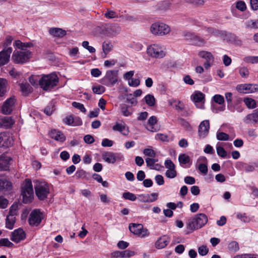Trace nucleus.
I'll use <instances>...</instances> for the list:
<instances>
[{
    "instance_id": "bf43d9fd",
    "label": "nucleus",
    "mask_w": 258,
    "mask_h": 258,
    "mask_svg": "<svg viewBox=\"0 0 258 258\" xmlns=\"http://www.w3.org/2000/svg\"><path fill=\"white\" fill-rule=\"evenodd\" d=\"M148 122V124L151 126V129L149 130L152 132H153L154 131L153 130V126L155 125L157 122V117L155 116H152L149 118Z\"/></svg>"
},
{
    "instance_id": "9d476101",
    "label": "nucleus",
    "mask_w": 258,
    "mask_h": 258,
    "mask_svg": "<svg viewBox=\"0 0 258 258\" xmlns=\"http://www.w3.org/2000/svg\"><path fill=\"white\" fill-rule=\"evenodd\" d=\"M236 89L240 93H251L258 91V85L252 84H240L236 86Z\"/></svg>"
},
{
    "instance_id": "20e7f679",
    "label": "nucleus",
    "mask_w": 258,
    "mask_h": 258,
    "mask_svg": "<svg viewBox=\"0 0 258 258\" xmlns=\"http://www.w3.org/2000/svg\"><path fill=\"white\" fill-rule=\"evenodd\" d=\"M207 222L208 217L205 214H198L189 221L188 227L191 230L198 229L203 227Z\"/></svg>"
},
{
    "instance_id": "72a5a7b5",
    "label": "nucleus",
    "mask_w": 258,
    "mask_h": 258,
    "mask_svg": "<svg viewBox=\"0 0 258 258\" xmlns=\"http://www.w3.org/2000/svg\"><path fill=\"white\" fill-rule=\"evenodd\" d=\"M7 80L0 78V97L3 96L6 92Z\"/></svg>"
},
{
    "instance_id": "4468645a",
    "label": "nucleus",
    "mask_w": 258,
    "mask_h": 258,
    "mask_svg": "<svg viewBox=\"0 0 258 258\" xmlns=\"http://www.w3.org/2000/svg\"><path fill=\"white\" fill-rule=\"evenodd\" d=\"M187 40H189L191 44L202 46L205 44V40L196 35L195 34L188 32L184 35Z\"/></svg>"
},
{
    "instance_id": "f03ea898",
    "label": "nucleus",
    "mask_w": 258,
    "mask_h": 258,
    "mask_svg": "<svg viewBox=\"0 0 258 258\" xmlns=\"http://www.w3.org/2000/svg\"><path fill=\"white\" fill-rule=\"evenodd\" d=\"M170 31L171 28L168 25L160 21L153 23L150 26V32L155 36H166Z\"/></svg>"
},
{
    "instance_id": "f8f14e48",
    "label": "nucleus",
    "mask_w": 258,
    "mask_h": 258,
    "mask_svg": "<svg viewBox=\"0 0 258 258\" xmlns=\"http://www.w3.org/2000/svg\"><path fill=\"white\" fill-rule=\"evenodd\" d=\"M13 144V140L11 134L8 132L0 134V147L9 148Z\"/></svg>"
},
{
    "instance_id": "f257e3e1",
    "label": "nucleus",
    "mask_w": 258,
    "mask_h": 258,
    "mask_svg": "<svg viewBox=\"0 0 258 258\" xmlns=\"http://www.w3.org/2000/svg\"><path fill=\"white\" fill-rule=\"evenodd\" d=\"M58 83V78L54 74L43 75L39 80V85L44 91L51 90Z\"/></svg>"
},
{
    "instance_id": "cd10ccee",
    "label": "nucleus",
    "mask_w": 258,
    "mask_h": 258,
    "mask_svg": "<svg viewBox=\"0 0 258 258\" xmlns=\"http://www.w3.org/2000/svg\"><path fill=\"white\" fill-rule=\"evenodd\" d=\"M245 28L249 29H258V20H249L245 23Z\"/></svg>"
},
{
    "instance_id": "5701e85b",
    "label": "nucleus",
    "mask_w": 258,
    "mask_h": 258,
    "mask_svg": "<svg viewBox=\"0 0 258 258\" xmlns=\"http://www.w3.org/2000/svg\"><path fill=\"white\" fill-rule=\"evenodd\" d=\"M170 241L169 238L165 235L159 238L155 242V247L158 249L164 248Z\"/></svg>"
},
{
    "instance_id": "e433bc0d",
    "label": "nucleus",
    "mask_w": 258,
    "mask_h": 258,
    "mask_svg": "<svg viewBox=\"0 0 258 258\" xmlns=\"http://www.w3.org/2000/svg\"><path fill=\"white\" fill-rule=\"evenodd\" d=\"M228 249L232 252H236L239 249V245L237 242L235 241H232L230 242L228 246Z\"/></svg>"
},
{
    "instance_id": "393cba45",
    "label": "nucleus",
    "mask_w": 258,
    "mask_h": 258,
    "mask_svg": "<svg viewBox=\"0 0 258 258\" xmlns=\"http://www.w3.org/2000/svg\"><path fill=\"white\" fill-rule=\"evenodd\" d=\"M49 33L51 35L54 37H62L66 35L67 32L65 30L61 28H50L49 30Z\"/></svg>"
},
{
    "instance_id": "b1692460",
    "label": "nucleus",
    "mask_w": 258,
    "mask_h": 258,
    "mask_svg": "<svg viewBox=\"0 0 258 258\" xmlns=\"http://www.w3.org/2000/svg\"><path fill=\"white\" fill-rule=\"evenodd\" d=\"M128 228L130 231L135 235H139L143 230V225L141 224L131 223Z\"/></svg>"
},
{
    "instance_id": "dca6fc26",
    "label": "nucleus",
    "mask_w": 258,
    "mask_h": 258,
    "mask_svg": "<svg viewBox=\"0 0 258 258\" xmlns=\"http://www.w3.org/2000/svg\"><path fill=\"white\" fill-rule=\"evenodd\" d=\"M12 50V48L9 47L0 52V66H4L9 62Z\"/></svg>"
},
{
    "instance_id": "3c124183",
    "label": "nucleus",
    "mask_w": 258,
    "mask_h": 258,
    "mask_svg": "<svg viewBox=\"0 0 258 258\" xmlns=\"http://www.w3.org/2000/svg\"><path fill=\"white\" fill-rule=\"evenodd\" d=\"M143 153L145 155L151 157H155L156 156V152L152 149L146 148L143 151Z\"/></svg>"
},
{
    "instance_id": "de8ad7c7",
    "label": "nucleus",
    "mask_w": 258,
    "mask_h": 258,
    "mask_svg": "<svg viewBox=\"0 0 258 258\" xmlns=\"http://www.w3.org/2000/svg\"><path fill=\"white\" fill-rule=\"evenodd\" d=\"M213 99L216 103L220 105H222L224 103V98L223 96L221 95H215L213 97Z\"/></svg>"
},
{
    "instance_id": "a211bd4d",
    "label": "nucleus",
    "mask_w": 258,
    "mask_h": 258,
    "mask_svg": "<svg viewBox=\"0 0 258 258\" xmlns=\"http://www.w3.org/2000/svg\"><path fill=\"white\" fill-rule=\"evenodd\" d=\"M158 194L157 193H152L151 194H141L138 195V200L142 203H152L158 199Z\"/></svg>"
},
{
    "instance_id": "c756f323",
    "label": "nucleus",
    "mask_w": 258,
    "mask_h": 258,
    "mask_svg": "<svg viewBox=\"0 0 258 258\" xmlns=\"http://www.w3.org/2000/svg\"><path fill=\"white\" fill-rule=\"evenodd\" d=\"M144 99L146 104L149 106L152 107L155 105L156 99L153 95L148 94L144 97Z\"/></svg>"
},
{
    "instance_id": "6e6d98bb",
    "label": "nucleus",
    "mask_w": 258,
    "mask_h": 258,
    "mask_svg": "<svg viewBox=\"0 0 258 258\" xmlns=\"http://www.w3.org/2000/svg\"><path fill=\"white\" fill-rule=\"evenodd\" d=\"M134 254V251L130 250H125L123 251H121V257H129L133 256Z\"/></svg>"
},
{
    "instance_id": "338daca9",
    "label": "nucleus",
    "mask_w": 258,
    "mask_h": 258,
    "mask_svg": "<svg viewBox=\"0 0 258 258\" xmlns=\"http://www.w3.org/2000/svg\"><path fill=\"white\" fill-rule=\"evenodd\" d=\"M156 139H158L163 142H168V136L163 134H156Z\"/></svg>"
},
{
    "instance_id": "a878e982",
    "label": "nucleus",
    "mask_w": 258,
    "mask_h": 258,
    "mask_svg": "<svg viewBox=\"0 0 258 258\" xmlns=\"http://www.w3.org/2000/svg\"><path fill=\"white\" fill-rule=\"evenodd\" d=\"M191 98L196 103H200L204 100L205 94L200 91H197L191 95Z\"/></svg>"
},
{
    "instance_id": "f704fd0d",
    "label": "nucleus",
    "mask_w": 258,
    "mask_h": 258,
    "mask_svg": "<svg viewBox=\"0 0 258 258\" xmlns=\"http://www.w3.org/2000/svg\"><path fill=\"white\" fill-rule=\"evenodd\" d=\"M112 45L110 42H104L102 44V49L105 55L104 57H106V54L111 51Z\"/></svg>"
},
{
    "instance_id": "8fccbe9b",
    "label": "nucleus",
    "mask_w": 258,
    "mask_h": 258,
    "mask_svg": "<svg viewBox=\"0 0 258 258\" xmlns=\"http://www.w3.org/2000/svg\"><path fill=\"white\" fill-rule=\"evenodd\" d=\"M165 175L168 178H173L176 176L177 172L175 169L167 170L165 172Z\"/></svg>"
},
{
    "instance_id": "a18cd8bd",
    "label": "nucleus",
    "mask_w": 258,
    "mask_h": 258,
    "mask_svg": "<svg viewBox=\"0 0 258 258\" xmlns=\"http://www.w3.org/2000/svg\"><path fill=\"white\" fill-rule=\"evenodd\" d=\"M20 88L22 92L25 93V94H28L31 92V87L28 84L22 83L20 85Z\"/></svg>"
},
{
    "instance_id": "f3484780",
    "label": "nucleus",
    "mask_w": 258,
    "mask_h": 258,
    "mask_svg": "<svg viewBox=\"0 0 258 258\" xmlns=\"http://www.w3.org/2000/svg\"><path fill=\"white\" fill-rule=\"evenodd\" d=\"M26 238V233L22 228L15 230L11 234V239L15 243H19Z\"/></svg>"
},
{
    "instance_id": "39448f33",
    "label": "nucleus",
    "mask_w": 258,
    "mask_h": 258,
    "mask_svg": "<svg viewBox=\"0 0 258 258\" xmlns=\"http://www.w3.org/2000/svg\"><path fill=\"white\" fill-rule=\"evenodd\" d=\"M30 51L15 50L12 56L13 61L18 64H23L28 62L32 57Z\"/></svg>"
},
{
    "instance_id": "473e14b6",
    "label": "nucleus",
    "mask_w": 258,
    "mask_h": 258,
    "mask_svg": "<svg viewBox=\"0 0 258 258\" xmlns=\"http://www.w3.org/2000/svg\"><path fill=\"white\" fill-rule=\"evenodd\" d=\"M255 164L241 163L242 168L246 172H253L255 170Z\"/></svg>"
},
{
    "instance_id": "c03bdc74",
    "label": "nucleus",
    "mask_w": 258,
    "mask_h": 258,
    "mask_svg": "<svg viewBox=\"0 0 258 258\" xmlns=\"http://www.w3.org/2000/svg\"><path fill=\"white\" fill-rule=\"evenodd\" d=\"M216 150L217 154L219 156L223 158H225L227 157V152L225 150L223 147L221 146H218L216 147Z\"/></svg>"
},
{
    "instance_id": "412c9836",
    "label": "nucleus",
    "mask_w": 258,
    "mask_h": 258,
    "mask_svg": "<svg viewBox=\"0 0 258 258\" xmlns=\"http://www.w3.org/2000/svg\"><path fill=\"white\" fill-rule=\"evenodd\" d=\"M49 134L50 138L54 139L55 141L63 142L66 140L65 136L61 132L58 130H52L50 131Z\"/></svg>"
},
{
    "instance_id": "e2e57ef3",
    "label": "nucleus",
    "mask_w": 258,
    "mask_h": 258,
    "mask_svg": "<svg viewBox=\"0 0 258 258\" xmlns=\"http://www.w3.org/2000/svg\"><path fill=\"white\" fill-rule=\"evenodd\" d=\"M164 164L165 167L169 170L175 169V165L170 159L166 160Z\"/></svg>"
},
{
    "instance_id": "bb28decb",
    "label": "nucleus",
    "mask_w": 258,
    "mask_h": 258,
    "mask_svg": "<svg viewBox=\"0 0 258 258\" xmlns=\"http://www.w3.org/2000/svg\"><path fill=\"white\" fill-rule=\"evenodd\" d=\"M16 222V217L14 216L8 215L6 218V227L8 229H12Z\"/></svg>"
},
{
    "instance_id": "9b49d317",
    "label": "nucleus",
    "mask_w": 258,
    "mask_h": 258,
    "mask_svg": "<svg viewBox=\"0 0 258 258\" xmlns=\"http://www.w3.org/2000/svg\"><path fill=\"white\" fill-rule=\"evenodd\" d=\"M42 219V214L37 210H33L29 218V223L32 226H37Z\"/></svg>"
},
{
    "instance_id": "ea45409f",
    "label": "nucleus",
    "mask_w": 258,
    "mask_h": 258,
    "mask_svg": "<svg viewBox=\"0 0 258 258\" xmlns=\"http://www.w3.org/2000/svg\"><path fill=\"white\" fill-rule=\"evenodd\" d=\"M241 12H244L246 10V5L244 1H238L235 3V8Z\"/></svg>"
},
{
    "instance_id": "6ab92c4d",
    "label": "nucleus",
    "mask_w": 258,
    "mask_h": 258,
    "mask_svg": "<svg viewBox=\"0 0 258 258\" xmlns=\"http://www.w3.org/2000/svg\"><path fill=\"white\" fill-rule=\"evenodd\" d=\"M12 158L3 154L0 156V170L7 171L9 169Z\"/></svg>"
},
{
    "instance_id": "aec40b11",
    "label": "nucleus",
    "mask_w": 258,
    "mask_h": 258,
    "mask_svg": "<svg viewBox=\"0 0 258 258\" xmlns=\"http://www.w3.org/2000/svg\"><path fill=\"white\" fill-rule=\"evenodd\" d=\"M243 121L245 123L258 124V108L254 110L252 113L247 115L243 118Z\"/></svg>"
},
{
    "instance_id": "1a4fd4ad",
    "label": "nucleus",
    "mask_w": 258,
    "mask_h": 258,
    "mask_svg": "<svg viewBox=\"0 0 258 258\" xmlns=\"http://www.w3.org/2000/svg\"><path fill=\"white\" fill-rule=\"evenodd\" d=\"M103 159L108 163L114 164L116 161H123V156L119 153L105 152L102 154Z\"/></svg>"
},
{
    "instance_id": "0eeeda50",
    "label": "nucleus",
    "mask_w": 258,
    "mask_h": 258,
    "mask_svg": "<svg viewBox=\"0 0 258 258\" xmlns=\"http://www.w3.org/2000/svg\"><path fill=\"white\" fill-rule=\"evenodd\" d=\"M117 70H109L106 73L105 76L101 80V83L107 87L113 86L118 81Z\"/></svg>"
},
{
    "instance_id": "7ed1b4c3",
    "label": "nucleus",
    "mask_w": 258,
    "mask_h": 258,
    "mask_svg": "<svg viewBox=\"0 0 258 258\" xmlns=\"http://www.w3.org/2000/svg\"><path fill=\"white\" fill-rule=\"evenodd\" d=\"M21 195L23 202L25 204L30 203L33 198V189L32 182L29 179H26L22 188Z\"/></svg>"
},
{
    "instance_id": "37998d69",
    "label": "nucleus",
    "mask_w": 258,
    "mask_h": 258,
    "mask_svg": "<svg viewBox=\"0 0 258 258\" xmlns=\"http://www.w3.org/2000/svg\"><path fill=\"white\" fill-rule=\"evenodd\" d=\"M54 109V105L52 103H50L44 109V112L47 115L50 116L52 114Z\"/></svg>"
},
{
    "instance_id": "13d9d810",
    "label": "nucleus",
    "mask_w": 258,
    "mask_h": 258,
    "mask_svg": "<svg viewBox=\"0 0 258 258\" xmlns=\"http://www.w3.org/2000/svg\"><path fill=\"white\" fill-rule=\"evenodd\" d=\"M226 36L231 41L241 42L238 37L233 33H229L226 35Z\"/></svg>"
},
{
    "instance_id": "774afa93",
    "label": "nucleus",
    "mask_w": 258,
    "mask_h": 258,
    "mask_svg": "<svg viewBox=\"0 0 258 258\" xmlns=\"http://www.w3.org/2000/svg\"><path fill=\"white\" fill-rule=\"evenodd\" d=\"M140 83V81L138 79L132 78V79L128 81V85L132 87H138Z\"/></svg>"
},
{
    "instance_id": "c9c22d12",
    "label": "nucleus",
    "mask_w": 258,
    "mask_h": 258,
    "mask_svg": "<svg viewBox=\"0 0 258 258\" xmlns=\"http://www.w3.org/2000/svg\"><path fill=\"white\" fill-rule=\"evenodd\" d=\"M178 160L180 164H186L190 162V157L185 154H181L178 157Z\"/></svg>"
},
{
    "instance_id": "69168bd1",
    "label": "nucleus",
    "mask_w": 258,
    "mask_h": 258,
    "mask_svg": "<svg viewBox=\"0 0 258 258\" xmlns=\"http://www.w3.org/2000/svg\"><path fill=\"white\" fill-rule=\"evenodd\" d=\"M17 210L18 205L17 204H13L10 208L9 215L15 216L17 215Z\"/></svg>"
},
{
    "instance_id": "58836bf2",
    "label": "nucleus",
    "mask_w": 258,
    "mask_h": 258,
    "mask_svg": "<svg viewBox=\"0 0 258 258\" xmlns=\"http://www.w3.org/2000/svg\"><path fill=\"white\" fill-rule=\"evenodd\" d=\"M122 197L125 200H128L131 201H135L137 199L136 196L129 191L124 192L122 194Z\"/></svg>"
},
{
    "instance_id": "a19ab883",
    "label": "nucleus",
    "mask_w": 258,
    "mask_h": 258,
    "mask_svg": "<svg viewBox=\"0 0 258 258\" xmlns=\"http://www.w3.org/2000/svg\"><path fill=\"white\" fill-rule=\"evenodd\" d=\"M14 244L9 241L8 238H4L0 239V247L6 246L8 247H12Z\"/></svg>"
},
{
    "instance_id": "4be33fe9",
    "label": "nucleus",
    "mask_w": 258,
    "mask_h": 258,
    "mask_svg": "<svg viewBox=\"0 0 258 258\" xmlns=\"http://www.w3.org/2000/svg\"><path fill=\"white\" fill-rule=\"evenodd\" d=\"M12 183L4 178L0 177V192L9 191L12 189Z\"/></svg>"
},
{
    "instance_id": "423d86ee",
    "label": "nucleus",
    "mask_w": 258,
    "mask_h": 258,
    "mask_svg": "<svg viewBox=\"0 0 258 258\" xmlns=\"http://www.w3.org/2000/svg\"><path fill=\"white\" fill-rule=\"evenodd\" d=\"M35 194L38 199L43 201L49 194V185L45 182H37L34 186Z\"/></svg>"
},
{
    "instance_id": "6e6552de",
    "label": "nucleus",
    "mask_w": 258,
    "mask_h": 258,
    "mask_svg": "<svg viewBox=\"0 0 258 258\" xmlns=\"http://www.w3.org/2000/svg\"><path fill=\"white\" fill-rule=\"evenodd\" d=\"M147 53L152 57L160 58L165 56L163 47L157 44L150 45L147 48Z\"/></svg>"
},
{
    "instance_id": "c85d7f7f",
    "label": "nucleus",
    "mask_w": 258,
    "mask_h": 258,
    "mask_svg": "<svg viewBox=\"0 0 258 258\" xmlns=\"http://www.w3.org/2000/svg\"><path fill=\"white\" fill-rule=\"evenodd\" d=\"M199 55L205 59L206 61H214V57L210 52L202 51L199 52Z\"/></svg>"
},
{
    "instance_id": "5fc2aeb1",
    "label": "nucleus",
    "mask_w": 258,
    "mask_h": 258,
    "mask_svg": "<svg viewBox=\"0 0 258 258\" xmlns=\"http://www.w3.org/2000/svg\"><path fill=\"white\" fill-rule=\"evenodd\" d=\"M74 118L75 117L71 115L69 116H67L64 119L63 121L67 125L74 126Z\"/></svg>"
},
{
    "instance_id": "680f3d73",
    "label": "nucleus",
    "mask_w": 258,
    "mask_h": 258,
    "mask_svg": "<svg viewBox=\"0 0 258 258\" xmlns=\"http://www.w3.org/2000/svg\"><path fill=\"white\" fill-rule=\"evenodd\" d=\"M105 16L107 18L112 19L117 17V13L112 11L108 10L107 12L104 14Z\"/></svg>"
},
{
    "instance_id": "603ef678",
    "label": "nucleus",
    "mask_w": 258,
    "mask_h": 258,
    "mask_svg": "<svg viewBox=\"0 0 258 258\" xmlns=\"http://www.w3.org/2000/svg\"><path fill=\"white\" fill-rule=\"evenodd\" d=\"M72 106L78 109H79L82 112H85L86 111V109H85L84 105L79 102H73L72 103Z\"/></svg>"
},
{
    "instance_id": "4d7b16f0",
    "label": "nucleus",
    "mask_w": 258,
    "mask_h": 258,
    "mask_svg": "<svg viewBox=\"0 0 258 258\" xmlns=\"http://www.w3.org/2000/svg\"><path fill=\"white\" fill-rule=\"evenodd\" d=\"M209 251V249L206 246L202 245L198 248V252L201 255L204 256L206 255Z\"/></svg>"
},
{
    "instance_id": "0e129e2a",
    "label": "nucleus",
    "mask_w": 258,
    "mask_h": 258,
    "mask_svg": "<svg viewBox=\"0 0 258 258\" xmlns=\"http://www.w3.org/2000/svg\"><path fill=\"white\" fill-rule=\"evenodd\" d=\"M199 170L204 174H206L208 172V167L206 164L200 163L198 167Z\"/></svg>"
},
{
    "instance_id": "ddd939ff",
    "label": "nucleus",
    "mask_w": 258,
    "mask_h": 258,
    "mask_svg": "<svg viewBox=\"0 0 258 258\" xmlns=\"http://www.w3.org/2000/svg\"><path fill=\"white\" fill-rule=\"evenodd\" d=\"M15 102L16 99L14 96H12L7 99L4 102L2 106V112L5 114H10L13 111Z\"/></svg>"
},
{
    "instance_id": "79ce46f5",
    "label": "nucleus",
    "mask_w": 258,
    "mask_h": 258,
    "mask_svg": "<svg viewBox=\"0 0 258 258\" xmlns=\"http://www.w3.org/2000/svg\"><path fill=\"white\" fill-rule=\"evenodd\" d=\"M92 91L95 94H101L105 92V88L103 86L98 85L96 86H93L92 87Z\"/></svg>"
},
{
    "instance_id": "052dcab7",
    "label": "nucleus",
    "mask_w": 258,
    "mask_h": 258,
    "mask_svg": "<svg viewBox=\"0 0 258 258\" xmlns=\"http://www.w3.org/2000/svg\"><path fill=\"white\" fill-rule=\"evenodd\" d=\"M8 204V200L3 196H0V208L5 209Z\"/></svg>"
},
{
    "instance_id": "09e8293b",
    "label": "nucleus",
    "mask_w": 258,
    "mask_h": 258,
    "mask_svg": "<svg viewBox=\"0 0 258 258\" xmlns=\"http://www.w3.org/2000/svg\"><path fill=\"white\" fill-rule=\"evenodd\" d=\"M39 76L32 75L29 77V82L33 86H37L39 85Z\"/></svg>"
},
{
    "instance_id": "864d4df0",
    "label": "nucleus",
    "mask_w": 258,
    "mask_h": 258,
    "mask_svg": "<svg viewBox=\"0 0 258 258\" xmlns=\"http://www.w3.org/2000/svg\"><path fill=\"white\" fill-rule=\"evenodd\" d=\"M239 73L242 78H247L249 75V71L247 68L242 67L239 69Z\"/></svg>"
},
{
    "instance_id": "4c0bfd02",
    "label": "nucleus",
    "mask_w": 258,
    "mask_h": 258,
    "mask_svg": "<svg viewBox=\"0 0 258 258\" xmlns=\"http://www.w3.org/2000/svg\"><path fill=\"white\" fill-rule=\"evenodd\" d=\"M217 139L219 141H228L229 139V136L224 132L218 131L216 135Z\"/></svg>"
},
{
    "instance_id": "49530a36",
    "label": "nucleus",
    "mask_w": 258,
    "mask_h": 258,
    "mask_svg": "<svg viewBox=\"0 0 258 258\" xmlns=\"http://www.w3.org/2000/svg\"><path fill=\"white\" fill-rule=\"evenodd\" d=\"M244 60L246 62L251 63H258V56H248L244 58Z\"/></svg>"
},
{
    "instance_id": "7c9ffc66",
    "label": "nucleus",
    "mask_w": 258,
    "mask_h": 258,
    "mask_svg": "<svg viewBox=\"0 0 258 258\" xmlns=\"http://www.w3.org/2000/svg\"><path fill=\"white\" fill-rule=\"evenodd\" d=\"M88 173L83 169H79L77 171L75 176L77 179L81 178L82 179L88 180L89 179Z\"/></svg>"
},
{
    "instance_id": "2eb2a0df",
    "label": "nucleus",
    "mask_w": 258,
    "mask_h": 258,
    "mask_svg": "<svg viewBox=\"0 0 258 258\" xmlns=\"http://www.w3.org/2000/svg\"><path fill=\"white\" fill-rule=\"evenodd\" d=\"M210 122L209 120H205L202 121L198 128V134L200 138L204 139L206 138L209 132Z\"/></svg>"
},
{
    "instance_id": "2f4dec72",
    "label": "nucleus",
    "mask_w": 258,
    "mask_h": 258,
    "mask_svg": "<svg viewBox=\"0 0 258 258\" xmlns=\"http://www.w3.org/2000/svg\"><path fill=\"white\" fill-rule=\"evenodd\" d=\"M243 102L248 108H254L256 107V102L253 99L245 98L243 100Z\"/></svg>"
}]
</instances>
